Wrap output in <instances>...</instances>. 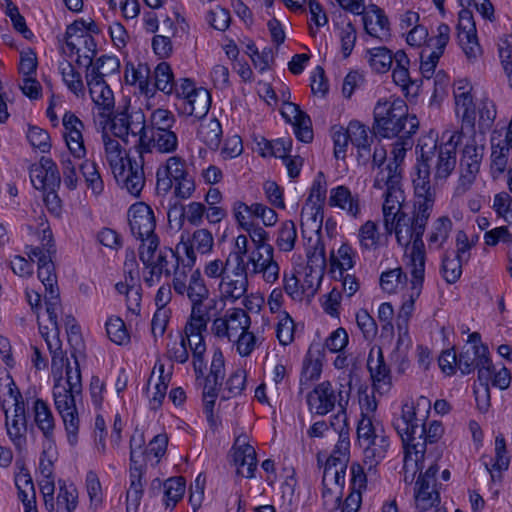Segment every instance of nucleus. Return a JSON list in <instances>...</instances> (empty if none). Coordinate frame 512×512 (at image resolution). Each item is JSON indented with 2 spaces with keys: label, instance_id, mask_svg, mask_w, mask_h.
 I'll use <instances>...</instances> for the list:
<instances>
[{
  "label": "nucleus",
  "instance_id": "1",
  "mask_svg": "<svg viewBox=\"0 0 512 512\" xmlns=\"http://www.w3.org/2000/svg\"><path fill=\"white\" fill-rule=\"evenodd\" d=\"M335 353L337 356L333 361V366L343 372L339 375L340 410L333 416L331 425L339 433V441L333 453L326 461L323 471V483L326 486L336 485L342 489L345 484V474L350 458L349 413L347 408L343 407L342 401H345V404L348 405L352 387V371L349 369V366L352 360L345 351Z\"/></svg>",
  "mask_w": 512,
  "mask_h": 512
},
{
  "label": "nucleus",
  "instance_id": "2",
  "mask_svg": "<svg viewBox=\"0 0 512 512\" xmlns=\"http://www.w3.org/2000/svg\"><path fill=\"white\" fill-rule=\"evenodd\" d=\"M51 352V370L54 381L53 399L56 410L61 416L68 444L75 447L78 443L80 419L75 397L81 392V375L72 368L63 355L58 342Z\"/></svg>",
  "mask_w": 512,
  "mask_h": 512
},
{
  "label": "nucleus",
  "instance_id": "3",
  "mask_svg": "<svg viewBox=\"0 0 512 512\" xmlns=\"http://www.w3.org/2000/svg\"><path fill=\"white\" fill-rule=\"evenodd\" d=\"M33 237L32 243L26 246V254L31 262L38 264V278L45 287V305L47 319L52 326V331L57 330V318L60 308L57 277L52 256L55 246L51 229L46 221L41 219L39 228L33 230L29 227Z\"/></svg>",
  "mask_w": 512,
  "mask_h": 512
},
{
  "label": "nucleus",
  "instance_id": "4",
  "mask_svg": "<svg viewBox=\"0 0 512 512\" xmlns=\"http://www.w3.org/2000/svg\"><path fill=\"white\" fill-rule=\"evenodd\" d=\"M431 214V210L413 205L412 212H403L393 219L392 224L384 227L387 234L394 233L397 243L406 248L408 268H425L426 255L422 237Z\"/></svg>",
  "mask_w": 512,
  "mask_h": 512
},
{
  "label": "nucleus",
  "instance_id": "5",
  "mask_svg": "<svg viewBox=\"0 0 512 512\" xmlns=\"http://www.w3.org/2000/svg\"><path fill=\"white\" fill-rule=\"evenodd\" d=\"M102 142L104 163L117 183L131 195L139 196L145 185L142 161L131 159L120 141L106 132L102 134Z\"/></svg>",
  "mask_w": 512,
  "mask_h": 512
},
{
  "label": "nucleus",
  "instance_id": "6",
  "mask_svg": "<svg viewBox=\"0 0 512 512\" xmlns=\"http://www.w3.org/2000/svg\"><path fill=\"white\" fill-rule=\"evenodd\" d=\"M373 117V129L384 138L400 134L411 136L419 127L417 117L409 114L406 102L395 95L380 98L375 104Z\"/></svg>",
  "mask_w": 512,
  "mask_h": 512
},
{
  "label": "nucleus",
  "instance_id": "7",
  "mask_svg": "<svg viewBox=\"0 0 512 512\" xmlns=\"http://www.w3.org/2000/svg\"><path fill=\"white\" fill-rule=\"evenodd\" d=\"M63 139L68 153H63L60 165L64 185L75 190L79 183L76 161L83 160L87 155L83 131V122L72 112H65L62 117Z\"/></svg>",
  "mask_w": 512,
  "mask_h": 512
},
{
  "label": "nucleus",
  "instance_id": "8",
  "mask_svg": "<svg viewBox=\"0 0 512 512\" xmlns=\"http://www.w3.org/2000/svg\"><path fill=\"white\" fill-rule=\"evenodd\" d=\"M0 403L6 416L7 435L21 450L26 445L27 423L25 406L10 374L0 378Z\"/></svg>",
  "mask_w": 512,
  "mask_h": 512
},
{
  "label": "nucleus",
  "instance_id": "9",
  "mask_svg": "<svg viewBox=\"0 0 512 512\" xmlns=\"http://www.w3.org/2000/svg\"><path fill=\"white\" fill-rule=\"evenodd\" d=\"M358 401L360 406V416L357 423V447L361 451L364 462L370 463L371 470L373 459H380L384 456L385 445L383 437H379L373 424V418L377 409V402L374 396H369L365 391L359 389Z\"/></svg>",
  "mask_w": 512,
  "mask_h": 512
},
{
  "label": "nucleus",
  "instance_id": "10",
  "mask_svg": "<svg viewBox=\"0 0 512 512\" xmlns=\"http://www.w3.org/2000/svg\"><path fill=\"white\" fill-rule=\"evenodd\" d=\"M253 249L244 260L243 271L251 276L259 275L267 284H274L280 275V266L274 257V248L268 243L269 233L250 238Z\"/></svg>",
  "mask_w": 512,
  "mask_h": 512
},
{
  "label": "nucleus",
  "instance_id": "11",
  "mask_svg": "<svg viewBox=\"0 0 512 512\" xmlns=\"http://www.w3.org/2000/svg\"><path fill=\"white\" fill-rule=\"evenodd\" d=\"M447 140L439 146L434 145V151L425 150L426 145L421 146V157L425 161V167L432 169L435 181L446 180L455 170L457 163V146L464 137L462 131L444 133L442 139Z\"/></svg>",
  "mask_w": 512,
  "mask_h": 512
},
{
  "label": "nucleus",
  "instance_id": "12",
  "mask_svg": "<svg viewBox=\"0 0 512 512\" xmlns=\"http://www.w3.org/2000/svg\"><path fill=\"white\" fill-rule=\"evenodd\" d=\"M158 247L159 244L153 241L139 246V258L143 264L142 280L148 287L159 284L163 276L171 275V259L177 257L175 251Z\"/></svg>",
  "mask_w": 512,
  "mask_h": 512
},
{
  "label": "nucleus",
  "instance_id": "13",
  "mask_svg": "<svg viewBox=\"0 0 512 512\" xmlns=\"http://www.w3.org/2000/svg\"><path fill=\"white\" fill-rule=\"evenodd\" d=\"M175 107L179 115L202 118L211 105V95L203 87H198L188 78H180L176 83Z\"/></svg>",
  "mask_w": 512,
  "mask_h": 512
},
{
  "label": "nucleus",
  "instance_id": "14",
  "mask_svg": "<svg viewBox=\"0 0 512 512\" xmlns=\"http://www.w3.org/2000/svg\"><path fill=\"white\" fill-rule=\"evenodd\" d=\"M210 307H191V313L185 326V337L192 350V364L195 374L203 375L206 369L204 333L209 321Z\"/></svg>",
  "mask_w": 512,
  "mask_h": 512
},
{
  "label": "nucleus",
  "instance_id": "15",
  "mask_svg": "<svg viewBox=\"0 0 512 512\" xmlns=\"http://www.w3.org/2000/svg\"><path fill=\"white\" fill-rule=\"evenodd\" d=\"M99 33L100 28L93 19H76L67 26L66 46L72 54L78 56V59L83 58L86 63H90L96 54L97 47L93 35Z\"/></svg>",
  "mask_w": 512,
  "mask_h": 512
},
{
  "label": "nucleus",
  "instance_id": "16",
  "mask_svg": "<svg viewBox=\"0 0 512 512\" xmlns=\"http://www.w3.org/2000/svg\"><path fill=\"white\" fill-rule=\"evenodd\" d=\"M390 172L377 173L374 180V187L383 192V204H382V215H383V226H388L389 223H393V219L398 215L405 212L403 210L405 203V193L402 189L401 177L397 174L389 175ZM395 173V171L393 172Z\"/></svg>",
  "mask_w": 512,
  "mask_h": 512
},
{
  "label": "nucleus",
  "instance_id": "17",
  "mask_svg": "<svg viewBox=\"0 0 512 512\" xmlns=\"http://www.w3.org/2000/svg\"><path fill=\"white\" fill-rule=\"evenodd\" d=\"M464 140L460 155V185L466 190L476 179L484 156L483 138H478L475 133L461 138Z\"/></svg>",
  "mask_w": 512,
  "mask_h": 512
},
{
  "label": "nucleus",
  "instance_id": "18",
  "mask_svg": "<svg viewBox=\"0 0 512 512\" xmlns=\"http://www.w3.org/2000/svg\"><path fill=\"white\" fill-rule=\"evenodd\" d=\"M214 247V237L205 228L196 229L191 237L188 233H182L175 247V254L185 265L192 267L196 263V251L200 254H209Z\"/></svg>",
  "mask_w": 512,
  "mask_h": 512
},
{
  "label": "nucleus",
  "instance_id": "19",
  "mask_svg": "<svg viewBox=\"0 0 512 512\" xmlns=\"http://www.w3.org/2000/svg\"><path fill=\"white\" fill-rule=\"evenodd\" d=\"M129 226L132 234L140 240L141 244L155 242L159 244L158 236L154 233L156 221L154 212L144 202H137L128 210Z\"/></svg>",
  "mask_w": 512,
  "mask_h": 512
},
{
  "label": "nucleus",
  "instance_id": "20",
  "mask_svg": "<svg viewBox=\"0 0 512 512\" xmlns=\"http://www.w3.org/2000/svg\"><path fill=\"white\" fill-rule=\"evenodd\" d=\"M196 376L197 379L203 378V402L206 412L211 414L218 395V387L225 376V357L220 348L213 349L209 374L206 377L204 374H196Z\"/></svg>",
  "mask_w": 512,
  "mask_h": 512
},
{
  "label": "nucleus",
  "instance_id": "21",
  "mask_svg": "<svg viewBox=\"0 0 512 512\" xmlns=\"http://www.w3.org/2000/svg\"><path fill=\"white\" fill-rule=\"evenodd\" d=\"M251 325L250 316L241 308H230L221 317L213 320L212 333L220 338L232 342L244 329Z\"/></svg>",
  "mask_w": 512,
  "mask_h": 512
},
{
  "label": "nucleus",
  "instance_id": "22",
  "mask_svg": "<svg viewBox=\"0 0 512 512\" xmlns=\"http://www.w3.org/2000/svg\"><path fill=\"white\" fill-rule=\"evenodd\" d=\"M145 123L146 118L141 111L128 114L125 106L111 118L109 130L115 137L127 142L130 135L140 138V134L145 131Z\"/></svg>",
  "mask_w": 512,
  "mask_h": 512
},
{
  "label": "nucleus",
  "instance_id": "23",
  "mask_svg": "<svg viewBox=\"0 0 512 512\" xmlns=\"http://www.w3.org/2000/svg\"><path fill=\"white\" fill-rule=\"evenodd\" d=\"M248 285V276L244 273L243 267L235 265L218 283L219 300L224 304H234L246 295Z\"/></svg>",
  "mask_w": 512,
  "mask_h": 512
},
{
  "label": "nucleus",
  "instance_id": "24",
  "mask_svg": "<svg viewBox=\"0 0 512 512\" xmlns=\"http://www.w3.org/2000/svg\"><path fill=\"white\" fill-rule=\"evenodd\" d=\"M87 85L97 115L106 122L110 119L115 106L113 91L100 74H88Z\"/></svg>",
  "mask_w": 512,
  "mask_h": 512
},
{
  "label": "nucleus",
  "instance_id": "25",
  "mask_svg": "<svg viewBox=\"0 0 512 512\" xmlns=\"http://www.w3.org/2000/svg\"><path fill=\"white\" fill-rule=\"evenodd\" d=\"M173 288L179 295L186 294L191 302V307H207L204 302L209 298V289L199 269L194 270L188 280L176 276L173 279Z\"/></svg>",
  "mask_w": 512,
  "mask_h": 512
},
{
  "label": "nucleus",
  "instance_id": "26",
  "mask_svg": "<svg viewBox=\"0 0 512 512\" xmlns=\"http://www.w3.org/2000/svg\"><path fill=\"white\" fill-rule=\"evenodd\" d=\"M178 137L171 129L149 131L145 123V131L138 139V149L143 152H150L156 149L161 153H171L177 149Z\"/></svg>",
  "mask_w": 512,
  "mask_h": 512
},
{
  "label": "nucleus",
  "instance_id": "27",
  "mask_svg": "<svg viewBox=\"0 0 512 512\" xmlns=\"http://www.w3.org/2000/svg\"><path fill=\"white\" fill-rule=\"evenodd\" d=\"M409 270L411 274L410 287L402 296V304L397 315L396 325L408 326L415 310V301L419 298L422 291L425 268H409Z\"/></svg>",
  "mask_w": 512,
  "mask_h": 512
},
{
  "label": "nucleus",
  "instance_id": "28",
  "mask_svg": "<svg viewBox=\"0 0 512 512\" xmlns=\"http://www.w3.org/2000/svg\"><path fill=\"white\" fill-rule=\"evenodd\" d=\"M232 461L236 473L245 478H253L257 467L256 452L249 444L247 436L241 435L236 438L232 448Z\"/></svg>",
  "mask_w": 512,
  "mask_h": 512
},
{
  "label": "nucleus",
  "instance_id": "29",
  "mask_svg": "<svg viewBox=\"0 0 512 512\" xmlns=\"http://www.w3.org/2000/svg\"><path fill=\"white\" fill-rule=\"evenodd\" d=\"M351 33V23L348 22L346 28H343L340 31V50L334 59V66L338 74L342 75L346 73L342 88V93L346 98H350L352 96V83L350 82L351 70L349 68V57L352 53Z\"/></svg>",
  "mask_w": 512,
  "mask_h": 512
},
{
  "label": "nucleus",
  "instance_id": "30",
  "mask_svg": "<svg viewBox=\"0 0 512 512\" xmlns=\"http://www.w3.org/2000/svg\"><path fill=\"white\" fill-rule=\"evenodd\" d=\"M30 181L37 190H52L60 183V176L56 163L48 157H42L29 169Z\"/></svg>",
  "mask_w": 512,
  "mask_h": 512
},
{
  "label": "nucleus",
  "instance_id": "31",
  "mask_svg": "<svg viewBox=\"0 0 512 512\" xmlns=\"http://www.w3.org/2000/svg\"><path fill=\"white\" fill-rule=\"evenodd\" d=\"M352 269V247L348 241L342 243L337 250L330 255V273L332 277L340 281L342 286L352 289V277L349 271Z\"/></svg>",
  "mask_w": 512,
  "mask_h": 512
},
{
  "label": "nucleus",
  "instance_id": "32",
  "mask_svg": "<svg viewBox=\"0 0 512 512\" xmlns=\"http://www.w3.org/2000/svg\"><path fill=\"white\" fill-rule=\"evenodd\" d=\"M303 238L306 241L309 277L313 278L316 283H320L327 264L325 246L321 235L313 233V235Z\"/></svg>",
  "mask_w": 512,
  "mask_h": 512
},
{
  "label": "nucleus",
  "instance_id": "33",
  "mask_svg": "<svg viewBox=\"0 0 512 512\" xmlns=\"http://www.w3.org/2000/svg\"><path fill=\"white\" fill-rule=\"evenodd\" d=\"M283 118L293 126L296 138L304 143L313 140V130L310 117L292 102H285L281 108Z\"/></svg>",
  "mask_w": 512,
  "mask_h": 512
},
{
  "label": "nucleus",
  "instance_id": "34",
  "mask_svg": "<svg viewBox=\"0 0 512 512\" xmlns=\"http://www.w3.org/2000/svg\"><path fill=\"white\" fill-rule=\"evenodd\" d=\"M392 424L403 445L417 443L416 434L419 424L416 417V406L413 402H405L402 405L401 414L394 417Z\"/></svg>",
  "mask_w": 512,
  "mask_h": 512
},
{
  "label": "nucleus",
  "instance_id": "35",
  "mask_svg": "<svg viewBox=\"0 0 512 512\" xmlns=\"http://www.w3.org/2000/svg\"><path fill=\"white\" fill-rule=\"evenodd\" d=\"M362 22L368 36L380 41H387L390 38L389 20L377 5H368V10L362 15Z\"/></svg>",
  "mask_w": 512,
  "mask_h": 512
},
{
  "label": "nucleus",
  "instance_id": "36",
  "mask_svg": "<svg viewBox=\"0 0 512 512\" xmlns=\"http://www.w3.org/2000/svg\"><path fill=\"white\" fill-rule=\"evenodd\" d=\"M189 174L185 161L179 156L169 157L156 171L157 188L168 192L173 182Z\"/></svg>",
  "mask_w": 512,
  "mask_h": 512
},
{
  "label": "nucleus",
  "instance_id": "37",
  "mask_svg": "<svg viewBox=\"0 0 512 512\" xmlns=\"http://www.w3.org/2000/svg\"><path fill=\"white\" fill-rule=\"evenodd\" d=\"M145 444L144 435L140 431H135L130 440V474L128 491H138L143 493L142 483V464L140 458L142 456V446Z\"/></svg>",
  "mask_w": 512,
  "mask_h": 512
},
{
  "label": "nucleus",
  "instance_id": "38",
  "mask_svg": "<svg viewBox=\"0 0 512 512\" xmlns=\"http://www.w3.org/2000/svg\"><path fill=\"white\" fill-rule=\"evenodd\" d=\"M171 374V370H166L165 365L161 361L155 363L148 380L150 402L154 408L162 403L171 379Z\"/></svg>",
  "mask_w": 512,
  "mask_h": 512
},
{
  "label": "nucleus",
  "instance_id": "39",
  "mask_svg": "<svg viewBox=\"0 0 512 512\" xmlns=\"http://www.w3.org/2000/svg\"><path fill=\"white\" fill-rule=\"evenodd\" d=\"M310 412L317 415H326L335 404V394L330 382L318 384L307 396Z\"/></svg>",
  "mask_w": 512,
  "mask_h": 512
},
{
  "label": "nucleus",
  "instance_id": "40",
  "mask_svg": "<svg viewBox=\"0 0 512 512\" xmlns=\"http://www.w3.org/2000/svg\"><path fill=\"white\" fill-rule=\"evenodd\" d=\"M416 207L433 211L435 203V189L430 183V171L425 166L418 168L417 176L413 179Z\"/></svg>",
  "mask_w": 512,
  "mask_h": 512
},
{
  "label": "nucleus",
  "instance_id": "41",
  "mask_svg": "<svg viewBox=\"0 0 512 512\" xmlns=\"http://www.w3.org/2000/svg\"><path fill=\"white\" fill-rule=\"evenodd\" d=\"M150 69L145 63L127 62L124 78L128 85L136 86L141 94L147 98L154 96L155 92L149 81Z\"/></svg>",
  "mask_w": 512,
  "mask_h": 512
},
{
  "label": "nucleus",
  "instance_id": "42",
  "mask_svg": "<svg viewBox=\"0 0 512 512\" xmlns=\"http://www.w3.org/2000/svg\"><path fill=\"white\" fill-rule=\"evenodd\" d=\"M404 447L403 460V480L406 484H411L417 472L422 468L424 460V444H406Z\"/></svg>",
  "mask_w": 512,
  "mask_h": 512
},
{
  "label": "nucleus",
  "instance_id": "43",
  "mask_svg": "<svg viewBox=\"0 0 512 512\" xmlns=\"http://www.w3.org/2000/svg\"><path fill=\"white\" fill-rule=\"evenodd\" d=\"M487 346H464L458 355L457 368L463 375L472 373L478 365L488 362Z\"/></svg>",
  "mask_w": 512,
  "mask_h": 512
},
{
  "label": "nucleus",
  "instance_id": "44",
  "mask_svg": "<svg viewBox=\"0 0 512 512\" xmlns=\"http://www.w3.org/2000/svg\"><path fill=\"white\" fill-rule=\"evenodd\" d=\"M232 214L237 226L248 233L250 238L267 232L263 226L249 220V216H253V203L247 205L241 200L235 201L232 204Z\"/></svg>",
  "mask_w": 512,
  "mask_h": 512
},
{
  "label": "nucleus",
  "instance_id": "45",
  "mask_svg": "<svg viewBox=\"0 0 512 512\" xmlns=\"http://www.w3.org/2000/svg\"><path fill=\"white\" fill-rule=\"evenodd\" d=\"M509 146L506 140L502 139L501 134L494 131L491 136V172L494 177L504 173L508 164Z\"/></svg>",
  "mask_w": 512,
  "mask_h": 512
},
{
  "label": "nucleus",
  "instance_id": "46",
  "mask_svg": "<svg viewBox=\"0 0 512 512\" xmlns=\"http://www.w3.org/2000/svg\"><path fill=\"white\" fill-rule=\"evenodd\" d=\"M482 459L493 481L496 477V471L502 472L508 469L510 458L507 454L506 441L502 434L497 435L495 438V457L484 456Z\"/></svg>",
  "mask_w": 512,
  "mask_h": 512
},
{
  "label": "nucleus",
  "instance_id": "47",
  "mask_svg": "<svg viewBox=\"0 0 512 512\" xmlns=\"http://www.w3.org/2000/svg\"><path fill=\"white\" fill-rule=\"evenodd\" d=\"M375 134V131L354 121V146L357 148V160L360 164H365L371 159V145L375 140Z\"/></svg>",
  "mask_w": 512,
  "mask_h": 512
},
{
  "label": "nucleus",
  "instance_id": "48",
  "mask_svg": "<svg viewBox=\"0 0 512 512\" xmlns=\"http://www.w3.org/2000/svg\"><path fill=\"white\" fill-rule=\"evenodd\" d=\"M453 223L448 216H440L435 219L431 225L427 236L428 247L430 250H440L448 241L452 231Z\"/></svg>",
  "mask_w": 512,
  "mask_h": 512
},
{
  "label": "nucleus",
  "instance_id": "49",
  "mask_svg": "<svg viewBox=\"0 0 512 512\" xmlns=\"http://www.w3.org/2000/svg\"><path fill=\"white\" fill-rule=\"evenodd\" d=\"M31 408L34 421L42 431L45 440L54 439L55 419L48 404L41 399H36L33 401Z\"/></svg>",
  "mask_w": 512,
  "mask_h": 512
},
{
  "label": "nucleus",
  "instance_id": "50",
  "mask_svg": "<svg viewBox=\"0 0 512 512\" xmlns=\"http://www.w3.org/2000/svg\"><path fill=\"white\" fill-rule=\"evenodd\" d=\"M119 294L125 295L127 310L134 315L141 311L142 292L135 277L125 278L124 281L116 284Z\"/></svg>",
  "mask_w": 512,
  "mask_h": 512
},
{
  "label": "nucleus",
  "instance_id": "51",
  "mask_svg": "<svg viewBox=\"0 0 512 512\" xmlns=\"http://www.w3.org/2000/svg\"><path fill=\"white\" fill-rule=\"evenodd\" d=\"M323 209L320 207L303 205L300 215V226L303 237L320 234L323 223Z\"/></svg>",
  "mask_w": 512,
  "mask_h": 512
},
{
  "label": "nucleus",
  "instance_id": "52",
  "mask_svg": "<svg viewBox=\"0 0 512 512\" xmlns=\"http://www.w3.org/2000/svg\"><path fill=\"white\" fill-rule=\"evenodd\" d=\"M359 246L363 252H374L381 246L382 235L375 221L367 220L358 229Z\"/></svg>",
  "mask_w": 512,
  "mask_h": 512
},
{
  "label": "nucleus",
  "instance_id": "53",
  "mask_svg": "<svg viewBox=\"0 0 512 512\" xmlns=\"http://www.w3.org/2000/svg\"><path fill=\"white\" fill-rule=\"evenodd\" d=\"M319 284L309 277V273L306 275L303 283H300L295 275H284L285 292L294 300H302L304 295L314 294Z\"/></svg>",
  "mask_w": 512,
  "mask_h": 512
},
{
  "label": "nucleus",
  "instance_id": "54",
  "mask_svg": "<svg viewBox=\"0 0 512 512\" xmlns=\"http://www.w3.org/2000/svg\"><path fill=\"white\" fill-rule=\"evenodd\" d=\"M25 295H26V300H27L28 304L30 305L31 309L37 314L38 321H39V330H40L41 335L45 338L49 350L50 351L54 350L56 341L58 342V346H60L59 340L56 337L58 329L56 331H52V326L50 323H49V325L42 324V322L40 320V315H39V309L41 308L40 294L35 290L26 289Z\"/></svg>",
  "mask_w": 512,
  "mask_h": 512
},
{
  "label": "nucleus",
  "instance_id": "55",
  "mask_svg": "<svg viewBox=\"0 0 512 512\" xmlns=\"http://www.w3.org/2000/svg\"><path fill=\"white\" fill-rule=\"evenodd\" d=\"M364 57L370 67L377 73L388 72L391 69L393 62L395 63L394 54L384 46L367 49Z\"/></svg>",
  "mask_w": 512,
  "mask_h": 512
},
{
  "label": "nucleus",
  "instance_id": "56",
  "mask_svg": "<svg viewBox=\"0 0 512 512\" xmlns=\"http://www.w3.org/2000/svg\"><path fill=\"white\" fill-rule=\"evenodd\" d=\"M77 165V169L81 171L86 186L95 196L100 195L104 190V182L100 175L98 165L95 161L88 160L86 157Z\"/></svg>",
  "mask_w": 512,
  "mask_h": 512
},
{
  "label": "nucleus",
  "instance_id": "57",
  "mask_svg": "<svg viewBox=\"0 0 512 512\" xmlns=\"http://www.w3.org/2000/svg\"><path fill=\"white\" fill-rule=\"evenodd\" d=\"M414 500L416 509L420 512H425L440 502V495L436 490V486L416 482Z\"/></svg>",
  "mask_w": 512,
  "mask_h": 512
},
{
  "label": "nucleus",
  "instance_id": "58",
  "mask_svg": "<svg viewBox=\"0 0 512 512\" xmlns=\"http://www.w3.org/2000/svg\"><path fill=\"white\" fill-rule=\"evenodd\" d=\"M395 58V67L392 71V78L396 85L401 87L402 91L409 93V89L413 87L414 82L411 80L408 66L410 64V60L407 57L406 53L402 50H398L394 54Z\"/></svg>",
  "mask_w": 512,
  "mask_h": 512
},
{
  "label": "nucleus",
  "instance_id": "59",
  "mask_svg": "<svg viewBox=\"0 0 512 512\" xmlns=\"http://www.w3.org/2000/svg\"><path fill=\"white\" fill-rule=\"evenodd\" d=\"M292 372V363L290 356L284 351H276L274 354V364L271 369V378L276 388L286 385Z\"/></svg>",
  "mask_w": 512,
  "mask_h": 512
},
{
  "label": "nucleus",
  "instance_id": "60",
  "mask_svg": "<svg viewBox=\"0 0 512 512\" xmlns=\"http://www.w3.org/2000/svg\"><path fill=\"white\" fill-rule=\"evenodd\" d=\"M408 283V277L401 267H395L383 271L380 275L379 284L383 292L395 294L401 291Z\"/></svg>",
  "mask_w": 512,
  "mask_h": 512
},
{
  "label": "nucleus",
  "instance_id": "61",
  "mask_svg": "<svg viewBox=\"0 0 512 512\" xmlns=\"http://www.w3.org/2000/svg\"><path fill=\"white\" fill-rule=\"evenodd\" d=\"M297 238L296 224L292 220H285L276 232L275 244L280 252H291L295 248Z\"/></svg>",
  "mask_w": 512,
  "mask_h": 512
},
{
  "label": "nucleus",
  "instance_id": "62",
  "mask_svg": "<svg viewBox=\"0 0 512 512\" xmlns=\"http://www.w3.org/2000/svg\"><path fill=\"white\" fill-rule=\"evenodd\" d=\"M168 445V436L166 433H159L155 435L150 441L147 448L144 450L142 446V456L140 463L143 461L150 462L152 465L158 464L160 459L165 455Z\"/></svg>",
  "mask_w": 512,
  "mask_h": 512
},
{
  "label": "nucleus",
  "instance_id": "63",
  "mask_svg": "<svg viewBox=\"0 0 512 512\" xmlns=\"http://www.w3.org/2000/svg\"><path fill=\"white\" fill-rule=\"evenodd\" d=\"M59 71L62 81L70 92L77 97L84 95V83L81 73L67 61H63L59 65Z\"/></svg>",
  "mask_w": 512,
  "mask_h": 512
},
{
  "label": "nucleus",
  "instance_id": "64",
  "mask_svg": "<svg viewBox=\"0 0 512 512\" xmlns=\"http://www.w3.org/2000/svg\"><path fill=\"white\" fill-rule=\"evenodd\" d=\"M155 87L164 94L176 95V83L170 65L166 62L159 63L154 69Z\"/></svg>",
  "mask_w": 512,
  "mask_h": 512
}]
</instances>
